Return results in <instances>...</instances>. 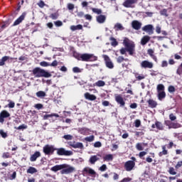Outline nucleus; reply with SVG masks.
Instances as JSON below:
<instances>
[{"label": "nucleus", "instance_id": "nucleus-1", "mask_svg": "<svg viewBox=\"0 0 182 182\" xmlns=\"http://www.w3.org/2000/svg\"><path fill=\"white\" fill-rule=\"evenodd\" d=\"M123 45L125 48H122L119 50L121 55H126V53L128 52L130 56H133L134 52H136V44H134V42L130 41L128 38H124Z\"/></svg>", "mask_w": 182, "mask_h": 182}, {"label": "nucleus", "instance_id": "nucleus-2", "mask_svg": "<svg viewBox=\"0 0 182 182\" xmlns=\"http://www.w3.org/2000/svg\"><path fill=\"white\" fill-rule=\"evenodd\" d=\"M60 171L62 174H70V173H73L75 171V167L70 166L66 164H60V165H55L51 168V171Z\"/></svg>", "mask_w": 182, "mask_h": 182}, {"label": "nucleus", "instance_id": "nucleus-3", "mask_svg": "<svg viewBox=\"0 0 182 182\" xmlns=\"http://www.w3.org/2000/svg\"><path fill=\"white\" fill-rule=\"evenodd\" d=\"M32 73L35 77H51L52 74L50 73L41 69L39 67H36L32 70Z\"/></svg>", "mask_w": 182, "mask_h": 182}, {"label": "nucleus", "instance_id": "nucleus-4", "mask_svg": "<svg viewBox=\"0 0 182 182\" xmlns=\"http://www.w3.org/2000/svg\"><path fill=\"white\" fill-rule=\"evenodd\" d=\"M81 60L82 62H95L97 60V57L93 54L83 53L81 54Z\"/></svg>", "mask_w": 182, "mask_h": 182}, {"label": "nucleus", "instance_id": "nucleus-5", "mask_svg": "<svg viewBox=\"0 0 182 182\" xmlns=\"http://www.w3.org/2000/svg\"><path fill=\"white\" fill-rule=\"evenodd\" d=\"M43 151L46 156H50V154H53L56 151V148L52 145L46 144L43 146Z\"/></svg>", "mask_w": 182, "mask_h": 182}, {"label": "nucleus", "instance_id": "nucleus-6", "mask_svg": "<svg viewBox=\"0 0 182 182\" xmlns=\"http://www.w3.org/2000/svg\"><path fill=\"white\" fill-rule=\"evenodd\" d=\"M164 124L165 126H167L168 129H180V127H181V124L172 122L170 120H165Z\"/></svg>", "mask_w": 182, "mask_h": 182}, {"label": "nucleus", "instance_id": "nucleus-7", "mask_svg": "<svg viewBox=\"0 0 182 182\" xmlns=\"http://www.w3.org/2000/svg\"><path fill=\"white\" fill-rule=\"evenodd\" d=\"M58 156H72L73 152L72 151H66L64 148H55Z\"/></svg>", "mask_w": 182, "mask_h": 182}, {"label": "nucleus", "instance_id": "nucleus-8", "mask_svg": "<svg viewBox=\"0 0 182 182\" xmlns=\"http://www.w3.org/2000/svg\"><path fill=\"white\" fill-rule=\"evenodd\" d=\"M136 166V162L127 161L124 164V168L126 171H132Z\"/></svg>", "mask_w": 182, "mask_h": 182}, {"label": "nucleus", "instance_id": "nucleus-9", "mask_svg": "<svg viewBox=\"0 0 182 182\" xmlns=\"http://www.w3.org/2000/svg\"><path fill=\"white\" fill-rule=\"evenodd\" d=\"M102 58L105 62V65L108 68V69H113V68H114L113 62H112V60H110V58L108 57L107 55H102Z\"/></svg>", "mask_w": 182, "mask_h": 182}, {"label": "nucleus", "instance_id": "nucleus-10", "mask_svg": "<svg viewBox=\"0 0 182 182\" xmlns=\"http://www.w3.org/2000/svg\"><path fill=\"white\" fill-rule=\"evenodd\" d=\"M115 102H117V105H119V107L126 106V102L122 95H115Z\"/></svg>", "mask_w": 182, "mask_h": 182}, {"label": "nucleus", "instance_id": "nucleus-11", "mask_svg": "<svg viewBox=\"0 0 182 182\" xmlns=\"http://www.w3.org/2000/svg\"><path fill=\"white\" fill-rule=\"evenodd\" d=\"M8 117H11V114L9 112L4 109L0 112V123L3 124L5 122V119H8Z\"/></svg>", "mask_w": 182, "mask_h": 182}, {"label": "nucleus", "instance_id": "nucleus-12", "mask_svg": "<svg viewBox=\"0 0 182 182\" xmlns=\"http://www.w3.org/2000/svg\"><path fill=\"white\" fill-rule=\"evenodd\" d=\"M142 31L146 32L148 35H153L154 33V27L151 24H148L142 27Z\"/></svg>", "mask_w": 182, "mask_h": 182}, {"label": "nucleus", "instance_id": "nucleus-13", "mask_svg": "<svg viewBox=\"0 0 182 182\" xmlns=\"http://www.w3.org/2000/svg\"><path fill=\"white\" fill-rule=\"evenodd\" d=\"M153 66H154L153 63L149 60H143L141 63V68L144 69H153Z\"/></svg>", "mask_w": 182, "mask_h": 182}, {"label": "nucleus", "instance_id": "nucleus-14", "mask_svg": "<svg viewBox=\"0 0 182 182\" xmlns=\"http://www.w3.org/2000/svg\"><path fill=\"white\" fill-rule=\"evenodd\" d=\"M138 0H125V2L123 3V6L124 8H134V4H137Z\"/></svg>", "mask_w": 182, "mask_h": 182}, {"label": "nucleus", "instance_id": "nucleus-15", "mask_svg": "<svg viewBox=\"0 0 182 182\" xmlns=\"http://www.w3.org/2000/svg\"><path fill=\"white\" fill-rule=\"evenodd\" d=\"M26 16V12L24 11L22 13V14L14 22V26H16L19 25L25 19V17Z\"/></svg>", "mask_w": 182, "mask_h": 182}, {"label": "nucleus", "instance_id": "nucleus-16", "mask_svg": "<svg viewBox=\"0 0 182 182\" xmlns=\"http://www.w3.org/2000/svg\"><path fill=\"white\" fill-rule=\"evenodd\" d=\"M83 174H90V176H96V171L90 167H85L82 170Z\"/></svg>", "mask_w": 182, "mask_h": 182}, {"label": "nucleus", "instance_id": "nucleus-17", "mask_svg": "<svg viewBox=\"0 0 182 182\" xmlns=\"http://www.w3.org/2000/svg\"><path fill=\"white\" fill-rule=\"evenodd\" d=\"M146 103H148V106L151 109H156V107H157V106L159 105L157 103V101H156L153 99H149V100H146Z\"/></svg>", "mask_w": 182, "mask_h": 182}, {"label": "nucleus", "instance_id": "nucleus-18", "mask_svg": "<svg viewBox=\"0 0 182 182\" xmlns=\"http://www.w3.org/2000/svg\"><path fill=\"white\" fill-rule=\"evenodd\" d=\"M132 26L135 31H139L141 28V23L137 20H134L132 22Z\"/></svg>", "mask_w": 182, "mask_h": 182}, {"label": "nucleus", "instance_id": "nucleus-19", "mask_svg": "<svg viewBox=\"0 0 182 182\" xmlns=\"http://www.w3.org/2000/svg\"><path fill=\"white\" fill-rule=\"evenodd\" d=\"M152 129H157V130H164V126L159 121H156L155 124L151 125Z\"/></svg>", "mask_w": 182, "mask_h": 182}, {"label": "nucleus", "instance_id": "nucleus-20", "mask_svg": "<svg viewBox=\"0 0 182 182\" xmlns=\"http://www.w3.org/2000/svg\"><path fill=\"white\" fill-rule=\"evenodd\" d=\"M9 59H11V60H16L18 58H11L9 56H4L2 57L1 60H0V66H4L5 65V62H6V60H9Z\"/></svg>", "mask_w": 182, "mask_h": 182}, {"label": "nucleus", "instance_id": "nucleus-21", "mask_svg": "<svg viewBox=\"0 0 182 182\" xmlns=\"http://www.w3.org/2000/svg\"><path fill=\"white\" fill-rule=\"evenodd\" d=\"M85 98L87 100H91V102H93V100H96L97 97H96V95H91L90 93L89 92H85Z\"/></svg>", "mask_w": 182, "mask_h": 182}, {"label": "nucleus", "instance_id": "nucleus-22", "mask_svg": "<svg viewBox=\"0 0 182 182\" xmlns=\"http://www.w3.org/2000/svg\"><path fill=\"white\" fill-rule=\"evenodd\" d=\"M38 157H41V152L36 151L33 155L31 156L30 161H36V160Z\"/></svg>", "mask_w": 182, "mask_h": 182}, {"label": "nucleus", "instance_id": "nucleus-23", "mask_svg": "<svg viewBox=\"0 0 182 182\" xmlns=\"http://www.w3.org/2000/svg\"><path fill=\"white\" fill-rule=\"evenodd\" d=\"M96 19L98 23H105V22H106V16L101 14L97 16Z\"/></svg>", "mask_w": 182, "mask_h": 182}, {"label": "nucleus", "instance_id": "nucleus-24", "mask_svg": "<svg viewBox=\"0 0 182 182\" xmlns=\"http://www.w3.org/2000/svg\"><path fill=\"white\" fill-rule=\"evenodd\" d=\"M150 41V36H144L141 40V45L142 46H144L146 43H148Z\"/></svg>", "mask_w": 182, "mask_h": 182}, {"label": "nucleus", "instance_id": "nucleus-25", "mask_svg": "<svg viewBox=\"0 0 182 182\" xmlns=\"http://www.w3.org/2000/svg\"><path fill=\"white\" fill-rule=\"evenodd\" d=\"M99 160L100 159L99 157H97V155H93L90 156L89 162L90 163V164H95L96 161H99Z\"/></svg>", "mask_w": 182, "mask_h": 182}, {"label": "nucleus", "instance_id": "nucleus-26", "mask_svg": "<svg viewBox=\"0 0 182 182\" xmlns=\"http://www.w3.org/2000/svg\"><path fill=\"white\" fill-rule=\"evenodd\" d=\"M70 146L73 149H83V144L82 142L73 143Z\"/></svg>", "mask_w": 182, "mask_h": 182}, {"label": "nucleus", "instance_id": "nucleus-27", "mask_svg": "<svg viewBox=\"0 0 182 182\" xmlns=\"http://www.w3.org/2000/svg\"><path fill=\"white\" fill-rule=\"evenodd\" d=\"M90 132V129L86 127H82L79 129V133H80V134H83L84 136L87 134V133H89Z\"/></svg>", "mask_w": 182, "mask_h": 182}, {"label": "nucleus", "instance_id": "nucleus-28", "mask_svg": "<svg viewBox=\"0 0 182 182\" xmlns=\"http://www.w3.org/2000/svg\"><path fill=\"white\" fill-rule=\"evenodd\" d=\"M48 18H50V19H52L53 21H56V19L59 18V13L58 12L52 13L48 16Z\"/></svg>", "mask_w": 182, "mask_h": 182}, {"label": "nucleus", "instance_id": "nucleus-29", "mask_svg": "<svg viewBox=\"0 0 182 182\" xmlns=\"http://www.w3.org/2000/svg\"><path fill=\"white\" fill-rule=\"evenodd\" d=\"M70 29L73 31H80V30L83 29V26H82L81 24H78L77 26H71Z\"/></svg>", "mask_w": 182, "mask_h": 182}, {"label": "nucleus", "instance_id": "nucleus-30", "mask_svg": "<svg viewBox=\"0 0 182 182\" xmlns=\"http://www.w3.org/2000/svg\"><path fill=\"white\" fill-rule=\"evenodd\" d=\"M162 151L159 152V157H163V156H166L168 154V151L166 149V146H162Z\"/></svg>", "mask_w": 182, "mask_h": 182}, {"label": "nucleus", "instance_id": "nucleus-31", "mask_svg": "<svg viewBox=\"0 0 182 182\" xmlns=\"http://www.w3.org/2000/svg\"><path fill=\"white\" fill-rule=\"evenodd\" d=\"M109 41H111V46H114V48H115V46H117V45H119V42H117V40H116L114 37H110Z\"/></svg>", "mask_w": 182, "mask_h": 182}, {"label": "nucleus", "instance_id": "nucleus-32", "mask_svg": "<svg viewBox=\"0 0 182 182\" xmlns=\"http://www.w3.org/2000/svg\"><path fill=\"white\" fill-rule=\"evenodd\" d=\"M104 161H113V155L112 154H107L103 156Z\"/></svg>", "mask_w": 182, "mask_h": 182}, {"label": "nucleus", "instance_id": "nucleus-33", "mask_svg": "<svg viewBox=\"0 0 182 182\" xmlns=\"http://www.w3.org/2000/svg\"><path fill=\"white\" fill-rule=\"evenodd\" d=\"M166 98V92L161 91L158 92V99L159 100H163V99Z\"/></svg>", "mask_w": 182, "mask_h": 182}, {"label": "nucleus", "instance_id": "nucleus-34", "mask_svg": "<svg viewBox=\"0 0 182 182\" xmlns=\"http://www.w3.org/2000/svg\"><path fill=\"white\" fill-rule=\"evenodd\" d=\"M114 28L115 31H124V27H123L122 23H117L114 25Z\"/></svg>", "mask_w": 182, "mask_h": 182}, {"label": "nucleus", "instance_id": "nucleus-35", "mask_svg": "<svg viewBox=\"0 0 182 182\" xmlns=\"http://www.w3.org/2000/svg\"><path fill=\"white\" fill-rule=\"evenodd\" d=\"M49 117H59L58 114H46L43 116L44 120H48Z\"/></svg>", "mask_w": 182, "mask_h": 182}, {"label": "nucleus", "instance_id": "nucleus-36", "mask_svg": "<svg viewBox=\"0 0 182 182\" xmlns=\"http://www.w3.org/2000/svg\"><path fill=\"white\" fill-rule=\"evenodd\" d=\"M127 62V60H129L128 58H124V57L123 56H119L117 58V63H122V62Z\"/></svg>", "mask_w": 182, "mask_h": 182}, {"label": "nucleus", "instance_id": "nucleus-37", "mask_svg": "<svg viewBox=\"0 0 182 182\" xmlns=\"http://www.w3.org/2000/svg\"><path fill=\"white\" fill-rule=\"evenodd\" d=\"M36 96L37 97H45V96H46V92H45V91H38L36 92Z\"/></svg>", "mask_w": 182, "mask_h": 182}, {"label": "nucleus", "instance_id": "nucleus-38", "mask_svg": "<svg viewBox=\"0 0 182 182\" xmlns=\"http://www.w3.org/2000/svg\"><path fill=\"white\" fill-rule=\"evenodd\" d=\"M156 89H157V92H164V89H165V87H164V85L163 84H159L156 87Z\"/></svg>", "mask_w": 182, "mask_h": 182}, {"label": "nucleus", "instance_id": "nucleus-39", "mask_svg": "<svg viewBox=\"0 0 182 182\" xmlns=\"http://www.w3.org/2000/svg\"><path fill=\"white\" fill-rule=\"evenodd\" d=\"M37 171H38L32 166L29 167L27 170V173H28L29 174H33L35 173H37Z\"/></svg>", "mask_w": 182, "mask_h": 182}, {"label": "nucleus", "instance_id": "nucleus-40", "mask_svg": "<svg viewBox=\"0 0 182 182\" xmlns=\"http://www.w3.org/2000/svg\"><path fill=\"white\" fill-rule=\"evenodd\" d=\"M106 85V82L103 80H98L97 82H95V86H97L98 87H102Z\"/></svg>", "mask_w": 182, "mask_h": 182}, {"label": "nucleus", "instance_id": "nucleus-41", "mask_svg": "<svg viewBox=\"0 0 182 182\" xmlns=\"http://www.w3.org/2000/svg\"><path fill=\"white\" fill-rule=\"evenodd\" d=\"M91 11L94 14H97V15H101V14H102V9H100L92 8Z\"/></svg>", "mask_w": 182, "mask_h": 182}, {"label": "nucleus", "instance_id": "nucleus-42", "mask_svg": "<svg viewBox=\"0 0 182 182\" xmlns=\"http://www.w3.org/2000/svg\"><path fill=\"white\" fill-rule=\"evenodd\" d=\"M136 150H138L139 151H142V150H144V148H143V144L141 143H137L136 144Z\"/></svg>", "mask_w": 182, "mask_h": 182}, {"label": "nucleus", "instance_id": "nucleus-43", "mask_svg": "<svg viewBox=\"0 0 182 182\" xmlns=\"http://www.w3.org/2000/svg\"><path fill=\"white\" fill-rule=\"evenodd\" d=\"M85 141H89V142H92L95 140V136L94 135H91L90 136H87L85 138Z\"/></svg>", "mask_w": 182, "mask_h": 182}, {"label": "nucleus", "instance_id": "nucleus-44", "mask_svg": "<svg viewBox=\"0 0 182 182\" xmlns=\"http://www.w3.org/2000/svg\"><path fill=\"white\" fill-rule=\"evenodd\" d=\"M168 173L171 176H176V174H177V172H176V171H175L173 167H170L169 168Z\"/></svg>", "mask_w": 182, "mask_h": 182}, {"label": "nucleus", "instance_id": "nucleus-45", "mask_svg": "<svg viewBox=\"0 0 182 182\" xmlns=\"http://www.w3.org/2000/svg\"><path fill=\"white\" fill-rule=\"evenodd\" d=\"M176 73L179 75L181 76L182 75V63L181 65L178 67V69L176 70Z\"/></svg>", "mask_w": 182, "mask_h": 182}, {"label": "nucleus", "instance_id": "nucleus-46", "mask_svg": "<svg viewBox=\"0 0 182 182\" xmlns=\"http://www.w3.org/2000/svg\"><path fill=\"white\" fill-rule=\"evenodd\" d=\"M0 136H1L3 139H6V137H8V134L4 132V129H0Z\"/></svg>", "mask_w": 182, "mask_h": 182}, {"label": "nucleus", "instance_id": "nucleus-47", "mask_svg": "<svg viewBox=\"0 0 182 182\" xmlns=\"http://www.w3.org/2000/svg\"><path fill=\"white\" fill-rule=\"evenodd\" d=\"M8 102V107H9V109H14V107H15V102L11 101V100H9Z\"/></svg>", "mask_w": 182, "mask_h": 182}, {"label": "nucleus", "instance_id": "nucleus-48", "mask_svg": "<svg viewBox=\"0 0 182 182\" xmlns=\"http://www.w3.org/2000/svg\"><path fill=\"white\" fill-rule=\"evenodd\" d=\"M11 154L9 152H4L2 154V159H11Z\"/></svg>", "mask_w": 182, "mask_h": 182}, {"label": "nucleus", "instance_id": "nucleus-49", "mask_svg": "<svg viewBox=\"0 0 182 182\" xmlns=\"http://www.w3.org/2000/svg\"><path fill=\"white\" fill-rule=\"evenodd\" d=\"M15 129H16V130H24V129H28V126L23 124L18 127H15Z\"/></svg>", "mask_w": 182, "mask_h": 182}, {"label": "nucleus", "instance_id": "nucleus-50", "mask_svg": "<svg viewBox=\"0 0 182 182\" xmlns=\"http://www.w3.org/2000/svg\"><path fill=\"white\" fill-rule=\"evenodd\" d=\"M67 8L69 11H73L75 9V4L69 3L68 4Z\"/></svg>", "mask_w": 182, "mask_h": 182}, {"label": "nucleus", "instance_id": "nucleus-51", "mask_svg": "<svg viewBox=\"0 0 182 182\" xmlns=\"http://www.w3.org/2000/svg\"><path fill=\"white\" fill-rule=\"evenodd\" d=\"M74 58H75V59H77V60H81V58H82V54L77 53H75L73 54Z\"/></svg>", "mask_w": 182, "mask_h": 182}, {"label": "nucleus", "instance_id": "nucleus-52", "mask_svg": "<svg viewBox=\"0 0 182 182\" xmlns=\"http://www.w3.org/2000/svg\"><path fill=\"white\" fill-rule=\"evenodd\" d=\"M168 90L169 93H174V92H176V87H174V86H173V85H170L168 87Z\"/></svg>", "mask_w": 182, "mask_h": 182}, {"label": "nucleus", "instance_id": "nucleus-53", "mask_svg": "<svg viewBox=\"0 0 182 182\" xmlns=\"http://www.w3.org/2000/svg\"><path fill=\"white\" fill-rule=\"evenodd\" d=\"M40 65L43 67V68H48V66H50V63L46 62V61H42L40 63Z\"/></svg>", "mask_w": 182, "mask_h": 182}, {"label": "nucleus", "instance_id": "nucleus-54", "mask_svg": "<svg viewBox=\"0 0 182 182\" xmlns=\"http://www.w3.org/2000/svg\"><path fill=\"white\" fill-rule=\"evenodd\" d=\"M169 119L171 122H174V120L177 119V117H176L174 114L171 113L169 114Z\"/></svg>", "mask_w": 182, "mask_h": 182}, {"label": "nucleus", "instance_id": "nucleus-55", "mask_svg": "<svg viewBox=\"0 0 182 182\" xmlns=\"http://www.w3.org/2000/svg\"><path fill=\"white\" fill-rule=\"evenodd\" d=\"M99 170L100 171H106V170H107V166L106 164H103L100 167Z\"/></svg>", "mask_w": 182, "mask_h": 182}, {"label": "nucleus", "instance_id": "nucleus-56", "mask_svg": "<svg viewBox=\"0 0 182 182\" xmlns=\"http://www.w3.org/2000/svg\"><path fill=\"white\" fill-rule=\"evenodd\" d=\"M73 72L74 73H80V72H82V70H80V68H79L78 67H74L73 68Z\"/></svg>", "mask_w": 182, "mask_h": 182}, {"label": "nucleus", "instance_id": "nucleus-57", "mask_svg": "<svg viewBox=\"0 0 182 182\" xmlns=\"http://www.w3.org/2000/svg\"><path fill=\"white\" fill-rule=\"evenodd\" d=\"M146 154H147V152L146 151H141L139 154V159H143V160H144V156H146Z\"/></svg>", "mask_w": 182, "mask_h": 182}, {"label": "nucleus", "instance_id": "nucleus-58", "mask_svg": "<svg viewBox=\"0 0 182 182\" xmlns=\"http://www.w3.org/2000/svg\"><path fill=\"white\" fill-rule=\"evenodd\" d=\"M54 24L55 25V26L59 27V26H63V23L60 21H54Z\"/></svg>", "mask_w": 182, "mask_h": 182}, {"label": "nucleus", "instance_id": "nucleus-59", "mask_svg": "<svg viewBox=\"0 0 182 182\" xmlns=\"http://www.w3.org/2000/svg\"><path fill=\"white\" fill-rule=\"evenodd\" d=\"M160 14L164 16H168V14H167V9H164L162 11H161Z\"/></svg>", "mask_w": 182, "mask_h": 182}, {"label": "nucleus", "instance_id": "nucleus-60", "mask_svg": "<svg viewBox=\"0 0 182 182\" xmlns=\"http://www.w3.org/2000/svg\"><path fill=\"white\" fill-rule=\"evenodd\" d=\"M135 127H140V125L141 124V122L140 119H136L134 122Z\"/></svg>", "mask_w": 182, "mask_h": 182}, {"label": "nucleus", "instance_id": "nucleus-61", "mask_svg": "<svg viewBox=\"0 0 182 182\" xmlns=\"http://www.w3.org/2000/svg\"><path fill=\"white\" fill-rule=\"evenodd\" d=\"M34 107H36V109H38V110H41V109H43V105L36 104L35 105Z\"/></svg>", "mask_w": 182, "mask_h": 182}, {"label": "nucleus", "instance_id": "nucleus-62", "mask_svg": "<svg viewBox=\"0 0 182 182\" xmlns=\"http://www.w3.org/2000/svg\"><path fill=\"white\" fill-rule=\"evenodd\" d=\"M40 8H43L45 6V2L43 1H40L37 4Z\"/></svg>", "mask_w": 182, "mask_h": 182}, {"label": "nucleus", "instance_id": "nucleus-63", "mask_svg": "<svg viewBox=\"0 0 182 182\" xmlns=\"http://www.w3.org/2000/svg\"><path fill=\"white\" fill-rule=\"evenodd\" d=\"M58 65V60H54L53 61L52 63H50V66H52L53 68H56V66Z\"/></svg>", "mask_w": 182, "mask_h": 182}, {"label": "nucleus", "instance_id": "nucleus-64", "mask_svg": "<svg viewBox=\"0 0 182 182\" xmlns=\"http://www.w3.org/2000/svg\"><path fill=\"white\" fill-rule=\"evenodd\" d=\"M132 181V178L127 177V178H124L121 182H130Z\"/></svg>", "mask_w": 182, "mask_h": 182}]
</instances>
